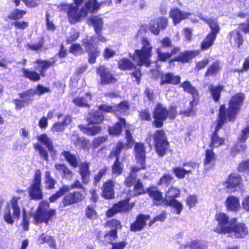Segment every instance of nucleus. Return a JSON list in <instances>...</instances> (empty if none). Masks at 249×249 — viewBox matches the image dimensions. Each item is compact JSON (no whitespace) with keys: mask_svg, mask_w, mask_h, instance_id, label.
<instances>
[{"mask_svg":"<svg viewBox=\"0 0 249 249\" xmlns=\"http://www.w3.org/2000/svg\"><path fill=\"white\" fill-rule=\"evenodd\" d=\"M181 48L179 46L173 47L170 52H162L160 49L157 50L158 60L160 62H168L169 64L174 62L185 64L190 63L193 58L200 53L198 50H187L181 52Z\"/></svg>","mask_w":249,"mask_h":249,"instance_id":"nucleus-1","label":"nucleus"},{"mask_svg":"<svg viewBox=\"0 0 249 249\" xmlns=\"http://www.w3.org/2000/svg\"><path fill=\"white\" fill-rule=\"evenodd\" d=\"M245 96L242 93H237L232 96L228 103L227 108L222 105L219 108V129L228 122H234L243 105Z\"/></svg>","mask_w":249,"mask_h":249,"instance_id":"nucleus-2","label":"nucleus"},{"mask_svg":"<svg viewBox=\"0 0 249 249\" xmlns=\"http://www.w3.org/2000/svg\"><path fill=\"white\" fill-rule=\"evenodd\" d=\"M178 114L176 106H170L167 108L163 104L157 103L152 111V125L155 128H161L167 119L171 120H175Z\"/></svg>","mask_w":249,"mask_h":249,"instance_id":"nucleus-3","label":"nucleus"},{"mask_svg":"<svg viewBox=\"0 0 249 249\" xmlns=\"http://www.w3.org/2000/svg\"><path fill=\"white\" fill-rule=\"evenodd\" d=\"M56 60L54 58H51V60L36 59L35 64H37L39 72L34 70L28 68H22L21 71L22 76L31 82H36L40 80L41 77L46 75V71L51 67H54L56 65Z\"/></svg>","mask_w":249,"mask_h":249,"instance_id":"nucleus-4","label":"nucleus"},{"mask_svg":"<svg viewBox=\"0 0 249 249\" xmlns=\"http://www.w3.org/2000/svg\"><path fill=\"white\" fill-rule=\"evenodd\" d=\"M51 92L49 88L44 86L41 84H38L36 89H29L18 94L20 99H14L13 103L15 106V109L19 110L23 107L31 104L34 100L33 97L37 94L39 96L42 95L46 93Z\"/></svg>","mask_w":249,"mask_h":249,"instance_id":"nucleus-5","label":"nucleus"},{"mask_svg":"<svg viewBox=\"0 0 249 249\" xmlns=\"http://www.w3.org/2000/svg\"><path fill=\"white\" fill-rule=\"evenodd\" d=\"M141 43V48L135 50L133 54L129 56L133 61L137 62V65L149 67L151 64L150 58L153 54V47L149 39L145 37L142 38Z\"/></svg>","mask_w":249,"mask_h":249,"instance_id":"nucleus-6","label":"nucleus"},{"mask_svg":"<svg viewBox=\"0 0 249 249\" xmlns=\"http://www.w3.org/2000/svg\"><path fill=\"white\" fill-rule=\"evenodd\" d=\"M179 88H181L184 92L191 94L193 100L190 103V107L189 108L183 111L180 112V114L183 115L185 117H190L196 115V110L194 108V106L198 104L199 94L197 89L194 87L190 81L185 80L181 83L179 85Z\"/></svg>","mask_w":249,"mask_h":249,"instance_id":"nucleus-7","label":"nucleus"},{"mask_svg":"<svg viewBox=\"0 0 249 249\" xmlns=\"http://www.w3.org/2000/svg\"><path fill=\"white\" fill-rule=\"evenodd\" d=\"M50 207V204L46 200H43L40 203L37 210L34 215L35 224L38 225L42 223L48 224L49 221L55 215L54 209L47 210Z\"/></svg>","mask_w":249,"mask_h":249,"instance_id":"nucleus-8","label":"nucleus"},{"mask_svg":"<svg viewBox=\"0 0 249 249\" xmlns=\"http://www.w3.org/2000/svg\"><path fill=\"white\" fill-rule=\"evenodd\" d=\"M19 199V197H13L5 208L3 218L8 224H13L15 219L18 220L20 218L21 211L18 203Z\"/></svg>","mask_w":249,"mask_h":249,"instance_id":"nucleus-9","label":"nucleus"},{"mask_svg":"<svg viewBox=\"0 0 249 249\" xmlns=\"http://www.w3.org/2000/svg\"><path fill=\"white\" fill-rule=\"evenodd\" d=\"M154 145L159 156H164L167 153L170 144L163 129H158L152 135Z\"/></svg>","mask_w":249,"mask_h":249,"instance_id":"nucleus-10","label":"nucleus"},{"mask_svg":"<svg viewBox=\"0 0 249 249\" xmlns=\"http://www.w3.org/2000/svg\"><path fill=\"white\" fill-rule=\"evenodd\" d=\"M30 200H38L43 199V194L41 188V175L39 170L36 171L33 183L28 189Z\"/></svg>","mask_w":249,"mask_h":249,"instance_id":"nucleus-11","label":"nucleus"},{"mask_svg":"<svg viewBox=\"0 0 249 249\" xmlns=\"http://www.w3.org/2000/svg\"><path fill=\"white\" fill-rule=\"evenodd\" d=\"M206 22L211 29V32L206 36L200 45L201 51H205L211 48L213 45L218 33V25L215 20L212 18L206 19Z\"/></svg>","mask_w":249,"mask_h":249,"instance_id":"nucleus-12","label":"nucleus"},{"mask_svg":"<svg viewBox=\"0 0 249 249\" xmlns=\"http://www.w3.org/2000/svg\"><path fill=\"white\" fill-rule=\"evenodd\" d=\"M74 4L75 5L72 3H65L63 5L67 9V17L71 24L79 22L83 18L86 17L85 13L83 12L82 8H79L81 5Z\"/></svg>","mask_w":249,"mask_h":249,"instance_id":"nucleus-13","label":"nucleus"},{"mask_svg":"<svg viewBox=\"0 0 249 249\" xmlns=\"http://www.w3.org/2000/svg\"><path fill=\"white\" fill-rule=\"evenodd\" d=\"M95 37L91 36L90 40L83 39L82 40V43L85 47L88 53V62L90 64H93L96 63L97 58L100 55V50L98 47L94 46L91 42L94 41Z\"/></svg>","mask_w":249,"mask_h":249,"instance_id":"nucleus-14","label":"nucleus"},{"mask_svg":"<svg viewBox=\"0 0 249 249\" xmlns=\"http://www.w3.org/2000/svg\"><path fill=\"white\" fill-rule=\"evenodd\" d=\"M96 73L100 77V83L102 85L115 84L117 79L105 65H100L96 69Z\"/></svg>","mask_w":249,"mask_h":249,"instance_id":"nucleus-15","label":"nucleus"},{"mask_svg":"<svg viewBox=\"0 0 249 249\" xmlns=\"http://www.w3.org/2000/svg\"><path fill=\"white\" fill-rule=\"evenodd\" d=\"M169 20L167 17H159L151 20L148 28L152 34L158 36L160 30H164L168 25Z\"/></svg>","mask_w":249,"mask_h":249,"instance_id":"nucleus-16","label":"nucleus"},{"mask_svg":"<svg viewBox=\"0 0 249 249\" xmlns=\"http://www.w3.org/2000/svg\"><path fill=\"white\" fill-rule=\"evenodd\" d=\"M85 198L80 191H73L64 196L62 203L64 207L82 202Z\"/></svg>","mask_w":249,"mask_h":249,"instance_id":"nucleus-17","label":"nucleus"},{"mask_svg":"<svg viewBox=\"0 0 249 249\" xmlns=\"http://www.w3.org/2000/svg\"><path fill=\"white\" fill-rule=\"evenodd\" d=\"M150 218V216L148 214L139 213L136 216L135 221L131 224L130 231L135 232L142 231L146 227L147 221Z\"/></svg>","mask_w":249,"mask_h":249,"instance_id":"nucleus-18","label":"nucleus"},{"mask_svg":"<svg viewBox=\"0 0 249 249\" xmlns=\"http://www.w3.org/2000/svg\"><path fill=\"white\" fill-rule=\"evenodd\" d=\"M236 222L234 218L230 220L224 213H219V233H226L230 232V227Z\"/></svg>","mask_w":249,"mask_h":249,"instance_id":"nucleus-19","label":"nucleus"},{"mask_svg":"<svg viewBox=\"0 0 249 249\" xmlns=\"http://www.w3.org/2000/svg\"><path fill=\"white\" fill-rule=\"evenodd\" d=\"M181 77L179 75H175L173 72L162 73L160 76V86L172 85L179 86L180 83Z\"/></svg>","mask_w":249,"mask_h":249,"instance_id":"nucleus-20","label":"nucleus"},{"mask_svg":"<svg viewBox=\"0 0 249 249\" xmlns=\"http://www.w3.org/2000/svg\"><path fill=\"white\" fill-rule=\"evenodd\" d=\"M230 232H227L229 236H234L236 238H243L248 233L247 226L243 223L234 224L230 227Z\"/></svg>","mask_w":249,"mask_h":249,"instance_id":"nucleus-21","label":"nucleus"},{"mask_svg":"<svg viewBox=\"0 0 249 249\" xmlns=\"http://www.w3.org/2000/svg\"><path fill=\"white\" fill-rule=\"evenodd\" d=\"M227 192L229 193L234 192L238 189L240 188L241 185V178L238 174H231L229 176L227 181L225 183Z\"/></svg>","mask_w":249,"mask_h":249,"instance_id":"nucleus-22","label":"nucleus"},{"mask_svg":"<svg viewBox=\"0 0 249 249\" xmlns=\"http://www.w3.org/2000/svg\"><path fill=\"white\" fill-rule=\"evenodd\" d=\"M118 120L119 121L114 123L113 125L108 126V133L110 136L118 137L121 135L123 128L126 126V122L124 118L119 117Z\"/></svg>","mask_w":249,"mask_h":249,"instance_id":"nucleus-23","label":"nucleus"},{"mask_svg":"<svg viewBox=\"0 0 249 249\" xmlns=\"http://www.w3.org/2000/svg\"><path fill=\"white\" fill-rule=\"evenodd\" d=\"M189 14L182 11L179 8H172L169 12V17L172 18L173 24L176 25L179 24L182 20L186 18Z\"/></svg>","mask_w":249,"mask_h":249,"instance_id":"nucleus-24","label":"nucleus"},{"mask_svg":"<svg viewBox=\"0 0 249 249\" xmlns=\"http://www.w3.org/2000/svg\"><path fill=\"white\" fill-rule=\"evenodd\" d=\"M104 120L105 116L98 110L89 112L87 118L88 125L100 124Z\"/></svg>","mask_w":249,"mask_h":249,"instance_id":"nucleus-25","label":"nucleus"},{"mask_svg":"<svg viewBox=\"0 0 249 249\" xmlns=\"http://www.w3.org/2000/svg\"><path fill=\"white\" fill-rule=\"evenodd\" d=\"M101 4L97 0H87L84 2V6L82 7L83 12L86 17L89 13H93L97 12L100 8Z\"/></svg>","mask_w":249,"mask_h":249,"instance_id":"nucleus-26","label":"nucleus"},{"mask_svg":"<svg viewBox=\"0 0 249 249\" xmlns=\"http://www.w3.org/2000/svg\"><path fill=\"white\" fill-rule=\"evenodd\" d=\"M228 37L231 45L239 48L243 44L244 39L242 35L238 30L231 31Z\"/></svg>","mask_w":249,"mask_h":249,"instance_id":"nucleus-27","label":"nucleus"},{"mask_svg":"<svg viewBox=\"0 0 249 249\" xmlns=\"http://www.w3.org/2000/svg\"><path fill=\"white\" fill-rule=\"evenodd\" d=\"M92 100L91 94L88 92L85 94L84 96H77L72 100V103L76 106L79 107H84L89 108L90 105L88 102Z\"/></svg>","mask_w":249,"mask_h":249,"instance_id":"nucleus-28","label":"nucleus"},{"mask_svg":"<svg viewBox=\"0 0 249 249\" xmlns=\"http://www.w3.org/2000/svg\"><path fill=\"white\" fill-rule=\"evenodd\" d=\"M38 140L46 146L51 156H55L56 154L57 151L53 146V142L46 134H41L38 137Z\"/></svg>","mask_w":249,"mask_h":249,"instance_id":"nucleus-29","label":"nucleus"},{"mask_svg":"<svg viewBox=\"0 0 249 249\" xmlns=\"http://www.w3.org/2000/svg\"><path fill=\"white\" fill-rule=\"evenodd\" d=\"M162 204L166 206L172 207L174 209L173 213L177 214H179L183 209L182 203L176 199H168L164 198L162 200Z\"/></svg>","mask_w":249,"mask_h":249,"instance_id":"nucleus-30","label":"nucleus"},{"mask_svg":"<svg viewBox=\"0 0 249 249\" xmlns=\"http://www.w3.org/2000/svg\"><path fill=\"white\" fill-rule=\"evenodd\" d=\"M102 196L106 199L114 197V184L111 180H108L103 184Z\"/></svg>","mask_w":249,"mask_h":249,"instance_id":"nucleus-31","label":"nucleus"},{"mask_svg":"<svg viewBox=\"0 0 249 249\" xmlns=\"http://www.w3.org/2000/svg\"><path fill=\"white\" fill-rule=\"evenodd\" d=\"M118 213H128L134 207V204L129 203V198H126L114 204Z\"/></svg>","mask_w":249,"mask_h":249,"instance_id":"nucleus-32","label":"nucleus"},{"mask_svg":"<svg viewBox=\"0 0 249 249\" xmlns=\"http://www.w3.org/2000/svg\"><path fill=\"white\" fill-rule=\"evenodd\" d=\"M208 242L204 240L196 239L192 240L190 243L184 246L186 249H207L208 248Z\"/></svg>","mask_w":249,"mask_h":249,"instance_id":"nucleus-33","label":"nucleus"},{"mask_svg":"<svg viewBox=\"0 0 249 249\" xmlns=\"http://www.w3.org/2000/svg\"><path fill=\"white\" fill-rule=\"evenodd\" d=\"M118 68L123 71H131L136 68V65L128 58L124 57L118 61Z\"/></svg>","mask_w":249,"mask_h":249,"instance_id":"nucleus-34","label":"nucleus"},{"mask_svg":"<svg viewBox=\"0 0 249 249\" xmlns=\"http://www.w3.org/2000/svg\"><path fill=\"white\" fill-rule=\"evenodd\" d=\"M129 148L124 142L119 141L112 148L109 156H120L125 154V152Z\"/></svg>","mask_w":249,"mask_h":249,"instance_id":"nucleus-35","label":"nucleus"},{"mask_svg":"<svg viewBox=\"0 0 249 249\" xmlns=\"http://www.w3.org/2000/svg\"><path fill=\"white\" fill-rule=\"evenodd\" d=\"M78 127L83 133L89 136H95L100 133L102 131V127L98 125L88 127L82 124H80Z\"/></svg>","mask_w":249,"mask_h":249,"instance_id":"nucleus-36","label":"nucleus"},{"mask_svg":"<svg viewBox=\"0 0 249 249\" xmlns=\"http://www.w3.org/2000/svg\"><path fill=\"white\" fill-rule=\"evenodd\" d=\"M26 13L27 12L25 10L15 8L7 15L5 18V20L6 21L9 20H14V21L18 20V19L22 18Z\"/></svg>","mask_w":249,"mask_h":249,"instance_id":"nucleus-37","label":"nucleus"},{"mask_svg":"<svg viewBox=\"0 0 249 249\" xmlns=\"http://www.w3.org/2000/svg\"><path fill=\"white\" fill-rule=\"evenodd\" d=\"M80 174L81 176L82 182L87 184L89 181L90 172L89 170V166L87 163H82L80 166Z\"/></svg>","mask_w":249,"mask_h":249,"instance_id":"nucleus-38","label":"nucleus"},{"mask_svg":"<svg viewBox=\"0 0 249 249\" xmlns=\"http://www.w3.org/2000/svg\"><path fill=\"white\" fill-rule=\"evenodd\" d=\"M226 203L227 208L231 211H237L240 208L239 200L236 197L229 196Z\"/></svg>","mask_w":249,"mask_h":249,"instance_id":"nucleus-39","label":"nucleus"},{"mask_svg":"<svg viewBox=\"0 0 249 249\" xmlns=\"http://www.w3.org/2000/svg\"><path fill=\"white\" fill-rule=\"evenodd\" d=\"M146 193V190H144L143 184L139 179L134 185L133 189L129 191V194L133 196H137Z\"/></svg>","mask_w":249,"mask_h":249,"instance_id":"nucleus-40","label":"nucleus"},{"mask_svg":"<svg viewBox=\"0 0 249 249\" xmlns=\"http://www.w3.org/2000/svg\"><path fill=\"white\" fill-rule=\"evenodd\" d=\"M146 193H147L149 196L154 201H161V203H162V200L164 198H162V193L158 190L157 187H151L147 188Z\"/></svg>","mask_w":249,"mask_h":249,"instance_id":"nucleus-41","label":"nucleus"},{"mask_svg":"<svg viewBox=\"0 0 249 249\" xmlns=\"http://www.w3.org/2000/svg\"><path fill=\"white\" fill-rule=\"evenodd\" d=\"M89 20L94 27V31L102 30L103 29V21L102 18L95 16L91 17Z\"/></svg>","mask_w":249,"mask_h":249,"instance_id":"nucleus-42","label":"nucleus"},{"mask_svg":"<svg viewBox=\"0 0 249 249\" xmlns=\"http://www.w3.org/2000/svg\"><path fill=\"white\" fill-rule=\"evenodd\" d=\"M114 114L117 113H124L129 108V105L127 101H123L119 104L114 105Z\"/></svg>","mask_w":249,"mask_h":249,"instance_id":"nucleus-43","label":"nucleus"},{"mask_svg":"<svg viewBox=\"0 0 249 249\" xmlns=\"http://www.w3.org/2000/svg\"><path fill=\"white\" fill-rule=\"evenodd\" d=\"M105 240V243L112 244L113 241L118 238V231L116 229H111L107 231L105 234L103 235Z\"/></svg>","mask_w":249,"mask_h":249,"instance_id":"nucleus-44","label":"nucleus"},{"mask_svg":"<svg viewBox=\"0 0 249 249\" xmlns=\"http://www.w3.org/2000/svg\"><path fill=\"white\" fill-rule=\"evenodd\" d=\"M180 194V190L174 186L170 187L166 192L165 197L168 199H174L179 197Z\"/></svg>","mask_w":249,"mask_h":249,"instance_id":"nucleus-45","label":"nucleus"},{"mask_svg":"<svg viewBox=\"0 0 249 249\" xmlns=\"http://www.w3.org/2000/svg\"><path fill=\"white\" fill-rule=\"evenodd\" d=\"M68 188L67 186H62L55 193L49 197L50 202H54L60 197L63 196L68 193Z\"/></svg>","mask_w":249,"mask_h":249,"instance_id":"nucleus-46","label":"nucleus"},{"mask_svg":"<svg viewBox=\"0 0 249 249\" xmlns=\"http://www.w3.org/2000/svg\"><path fill=\"white\" fill-rule=\"evenodd\" d=\"M116 159L114 162L112 167V173L117 175L122 174L124 169V164L119 161V157H116Z\"/></svg>","mask_w":249,"mask_h":249,"instance_id":"nucleus-47","label":"nucleus"},{"mask_svg":"<svg viewBox=\"0 0 249 249\" xmlns=\"http://www.w3.org/2000/svg\"><path fill=\"white\" fill-rule=\"evenodd\" d=\"M218 72V64L214 63L210 66L204 74L205 77L216 76Z\"/></svg>","mask_w":249,"mask_h":249,"instance_id":"nucleus-48","label":"nucleus"},{"mask_svg":"<svg viewBox=\"0 0 249 249\" xmlns=\"http://www.w3.org/2000/svg\"><path fill=\"white\" fill-rule=\"evenodd\" d=\"M95 205H89L88 206L85 210V213L86 217L89 219H95L97 213L95 210Z\"/></svg>","mask_w":249,"mask_h":249,"instance_id":"nucleus-49","label":"nucleus"},{"mask_svg":"<svg viewBox=\"0 0 249 249\" xmlns=\"http://www.w3.org/2000/svg\"><path fill=\"white\" fill-rule=\"evenodd\" d=\"M140 119L142 121L151 122L152 121V116L149 109L147 108L142 109L139 112Z\"/></svg>","mask_w":249,"mask_h":249,"instance_id":"nucleus-50","label":"nucleus"},{"mask_svg":"<svg viewBox=\"0 0 249 249\" xmlns=\"http://www.w3.org/2000/svg\"><path fill=\"white\" fill-rule=\"evenodd\" d=\"M135 156H145V148L143 143L136 142L134 145Z\"/></svg>","mask_w":249,"mask_h":249,"instance_id":"nucleus-51","label":"nucleus"},{"mask_svg":"<svg viewBox=\"0 0 249 249\" xmlns=\"http://www.w3.org/2000/svg\"><path fill=\"white\" fill-rule=\"evenodd\" d=\"M249 138V124H247L241 131L238 137V141L240 142H245Z\"/></svg>","mask_w":249,"mask_h":249,"instance_id":"nucleus-52","label":"nucleus"},{"mask_svg":"<svg viewBox=\"0 0 249 249\" xmlns=\"http://www.w3.org/2000/svg\"><path fill=\"white\" fill-rule=\"evenodd\" d=\"M70 52L75 56L81 55L84 53V51L81 45L78 43L72 44L70 48Z\"/></svg>","mask_w":249,"mask_h":249,"instance_id":"nucleus-53","label":"nucleus"},{"mask_svg":"<svg viewBox=\"0 0 249 249\" xmlns=\"http://www.w3.org/2000/svg\"><path fill=\"white\" fill-rule=\"evenodd\" d=\"M99 112L105 113H112L114 114V105L101 104L98 107Z\"/></svg>","mask_w":249,"mask_h":249,"instance_id":"nucleus-54","label":"nucleus"},{"mask_svg":"<svg viewBox=\"0 0 249 249\" xmlns=\"http://www.w3.org/2000/svg\"><path fill=\"white\" fill-rule=\"evenodd\" d=\"M30 216L28 214L27 212L25 209L22 210V219L21 225L24 231L29 230V219Z\"/></svg>","mask_w":249,"mask_h":249,"instance_id":"nucleus-55","label":"nucleus"},{"mask_svg":"<svg viewBox=\"0 0 249 249\" xmlns=\"http://www.w3.org/2000/svg\"><path fill=\"white\" fill-rule=\"evenodd\" d=\"M125 139L126 142L125 143L129 148H132L135 143V140L133 139L132 133L129 129L125 130Z\"/></svg>","mask_w":249,"mask_h":249,"instance_id":"nucleus-56","label":"nucleus"},{"mask_svg":"<svg viewBox=\"0 0 249 249\" xmlns=\"http://www.w3.org/2000/svg\"><path fill=\"white\" fill-rule=\"evenodd\" d=\"M16 29L24 30L29 27V22L24 20H16L12 23Z\"/></svg>","mask_w":249,"mask_h":249,"instance_id":"nucleus-57","label":"nucleus"},{"mask_svg":"<svg viewBox=\"0 0 249 249\" xmlns=\"http://www.w3.org/2000/svg\"><path fill=\"white\" fill-rule=\"evenodd\" d=\"M107 136H102L93 139L92 142V145L94 148L98 147L101 144L105 142L107 140Z\"/></svg>","mask_w":249,"mask_h":249,"instance_id":"nucleus-58","label":"nucleus"},{"mask_svg":"<svg viewBox=\"0 0 249 249\" xmlns=\"http://www.w3.org/2000/svg\"><path fill=\"white\" fill-rule=\"evenodd\" d=\"M116 54L115 51L109 47H106L103 50V56L105 60H108L113 57Z\"/></svg>","mask_w":249,"mask_h":249,"instance_id":"nucleus-59","label":"nucleus"},{"mask_svg":"<svg viewBox=\"0 0 249 249\" xmlns=\"http://www.w3.org/2000/svg\"><path fill=\"white\" fill-rule=\"evenodd\" d=\"M44 39L43 38H40L38 42L34 44H28V48L32 51H37L41 50L44 45Z\"/></svg>","mask_w":249,"mask_h":249,"instance_id":"nucleus-60","label":"nucleus"},{"mask_svg":"<svg viewBox=\"0 0 249 249\" xmlns=\"http://www.w3.org/2000/svg\"><path fill=\"white\" fill-rule=\"evenodd\" d=\"M56 168L63 171V174L65 178L70 179L71 178L72 172L64 164L56 165Z\"/></svg>","mask_w":249,"mask_h":249,"instance_id":"nucleus-61","label":"nucleus"},{"mask_svg":"<svg viewBox=\"0 0 249 249\" xmlns=\"http://www.w3.org/2000/svg\"><path fill=\"white\" fill-rule=\"evenodd\" d=\"M134 71L131 72L130 74L131 77H134L135 78V80L138 85H139L141 82V77L142 76V73L141 69L140 68H137L136 67L135 69H134Z\"/></svg>","mask_w":249,"mask_h":249,"instance_id":"nucleus-62","label":"nucleus"},{"mask_svg":"<svg viewBox=\"0 0 249 249\" xmlns=\"http://www.w3.org/2000/svg\"><path fill=\"white\" fill-rule=\"evenodd\" d=\"M136 181V176L130 173L129 176L125 178L124 183L126 187L130 188L134 185Z\"/></svg>","mask_w":249,"mask_h":249,"instance_id":"nucleus-63","label":"nucleus"},{"mask_svg":"<svg viewBox=\"0 0 249 249\" xmlns=\"http://www.w3.org/2000/svg\"><path fill=\"white\" fill-rule=\"evenodd\" d=\"M173 172L178 178L182 179L185 178V169L181 167H174L172 169Z\"/></svg>","mask_w":249,"mask_h":249,"instance_id":"nucleus-64","label":"nucleus"}]
</instances>
